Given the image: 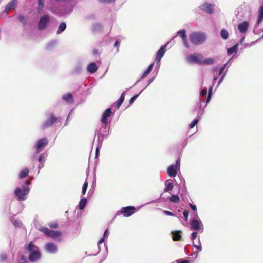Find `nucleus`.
Returning <instances> with one entry per match:
<instances>
[{
    "label": "nucleus",
    "instance_id": "1",
    "mask_svg": "<svg viewBox=\"0 0 263 263\" xmlns=\"http://www.w3.org/2000/svg\"><path fill=\"white\" fill-rule=\"evenodd\" d=\"M25 249L29 252L28 259L31 262L37 261L41 259L42 257L39 248L34 245L32 242H30L25 247Z\"/></svg>",
    "mask_w": 263,
    "mask_h": 263
},
{
    "label": "nucleus",
    "instance_id": "2",
    "mask_svg": "<svg viewBox=\"0 0 263 263\" xmlns=\"http://www.w3.org/2000/svg\"><path fill=\"white\" fill-rule=\"evenodd\" d=\"M190 41L195 45L202 44L206 40L207 35L203 32L195 31L190 35Z\"/></svg>",
    "mask_w": 263,
    "mask_h": 263
},
{
    "label": "nucleus",
    "instance_id": "3",
    "mask_svg": "<svg viewBox=\"0 0 263 263\" xmlns=\"http://www.w3.org/2000/svg\"><path fill=\"white\" fill-rule=\"evenodd\" d=\"M203 55L201 53H195L190 54L185 57V61L190 64L201 65Z\"/></svg>",
    "mask_w": 263,
    "mask_h": 263
},
{
    "label": "nucleus",
    "instance_id": "4",
    "mask_svg": "<svg viewBox=\"0 0 263 263\" xmlns=\"http://www.w3.org/2000/svg\"><path fill=\"white\" fill-rule=\"evenodd\" d=\"M73 9V5L71 2H67L64 5H62L59 9H57V14L65 16L70 14Z\"/></svg>",
    "mask_w": 263,
    "mask_h": 263
},
{
    "label": "nucleus",
    "instance_id": "5",
    "mask_svg": "<svg viewBox=\"0 0 263 263\" xmlns=\"http://www.w3.org/2000/svg\"><path fill=\"white\" fill-rule=\"evenodd\" d=\"M29 188L28 187H24L21 190L19 187H17L14 191L15 196L17 197V200L22 201L25 200V196L28 193Z\"/></svg>",
    "mask_w": 263,
    "mask_h": 263
},
{
    "label": "nucleus",
    "instance_id": "6",
    "mask_svg": "<svg viewBox=\"0 0 263 263\" xmlns=\"http://www.w3.org/2000/svg\"><path fill=\"white\" fill-rule=\"evenodd\" d=\"M50 23V17L48 15L44 14L42 16L38 23V29L40 30H43L47 28Z\"/></svg>",
    "mask_w": 263,
    "mask_h": 263
},
{
    "label": "nucleus",
    "instance_id": "7",
    "mask_svg": "<svg viewBox=\"0 0 263 263\" xmlns=\"http://www.w3.org/2000/svg\"><path fill=\"white\" fill-rule=\"evenodd\" d=\"M135 212L136 208L134 206H128L124 207L122 208L121 211L118 212V213L116 214L115 217H116L118 215H120L121 214H123L125 217H128L131 216L134 213H135Z\"/></svg>",
    "mask_w": 263,
    "mask_h": 263
},
{
    "label": "nucleus",
    "instance_id": "8",
    "mask_svg": "<svg viewBox=\"0 0 263 263\" xmlns=\"http://www.w3.org/2000/svg\"><path fill=\"white\" fill-rule=\"evenodd\" d=\"M201 11L208 14H212L214 13V5L204 2L199 6Z\"/></svg>",
    "mask_w": 263,
    "mask_h": 263
},
{
    "label": "nucleus",
    "instance_id": "9",
    "mask_svg": "<svg viewBox=\"0 0 263 263\" xmlns=\"http://www.w3.org/2000/svg\"><path fill=\"white\" fill-rule=\"evenodd\" d=\"M168 44V42L160 47L157 53L156 57L154 63L150 64L149 66H154L155 64L157 65L159 64L161 58L163 56L165 52V48Z\"/></svg>",
    "mask_w": 263,
    "mask_h": 263
},
{
    "label": "nucleus",
    "instance_id": "10",
    "mask_svg": "<svg viewBox=\"0 0 263 263\" xmlns=\"http://www.w3.org/2000/svg\"><path fill=\"white\" fill-rule=\"evenodd\" d=\"M41 231L45 233L47 236L50 237L53 239L57 238L60 237L62 235L61 232L59 231H53L49 230L47 228H42Z\"/></svg>",
    "mask_w": 263,
    "mask_h": 263
},
{
    "label": "nucleus",
    "instance_id": "11",
    "mask_svg": "<svg viewBox=\"0 0 263 263\" xmlns=\"http://www.w3.org/2000/svg\"><path fill=\"white\" fill-rule=\"evenodd\" d=\"M58 120L53 114H51L48 119H47L42 125V128L45 129L51 126L53 123L56 122Z\"/></svg>",
    "mask_w": 263,
    "mask_h": 263
},
{
    "label": "nucleus",
    "instance_id": "12",
    "mask_svg": "<svg viewBox=\"0 0 263 263\" xmlns=\"http://www.w3.org/2000/svg\"><path fill=\"white\" fill-rule=\"evenodd\" d=\"M48 143V139L44 138L40 139L36 143V153H39Z\"/></svg>",
    "mask_w": 263,
    "mask_h": 263
},
{
    "label": "nucleus",
    "instance_id": "13",
    "mask_svg": "<svg viewBox=\"0 0 263 263\" xmlns=\"http://www.w3.org/2000/svg\"><path fill=\"white\" fill-rule=\"evenodd\" d=\"M198 217L196 214V215L193 218L191 221V227L193 229L195 230H200V227H202L201 221L200 220H198Z\"/></svg>",
    "mask_w": 263,
    "mask_h": 263
},
{
    "label": "nucleus",
    "instance_id": "14",
    "mask_svg": "<svg viewBox=\"0 0 263 263\" xmlns=\"http://www.w3.org/2000/svg\"><path fill=\"white\" fill-rule=\"evenodd\" d=\"M249 25L250 24L248 22L244 21L238 24L237 26L238 29L241 34H245L247 32L249 28Z\"/></svg>",
    "mask_w": 263,
    "mask_h": 263
},
{
    "label": "nucleus",
    "instance_id": "15",
    "mask_svg": "<svg viewBox=\"0 0 263 263\" xmlns=\"http://www.w3.org/2000/svg\"><path fill=\"white\" fill-rule=\"evenodd\" d=\"M17 4V0H11L6 6L5 9L3 12V14H5V15H7L10 10L14 9V8L16 6Z\"/></svg>",
    "mask_w": 263,
    "mask_h": 263
},
{
    "label": "nucleus",
    "instance_id": "16",
    "mask_svg": "<svg viewBox=\"0 0 263 263\" xmlns=\"http://www.w3.org/2000/svg\"><path fill=\"white\" fill-rule=\"evenodd\" d=\"M46 250L49 253L55 254L58 252V247L53 243H47L45 245Z\"/></svg>",
    "mask_w": 263,
    "mask_h": 263
},
{
    "label": "nucleus",
    "instance_id": "17",
    "mask_svg": "<svg viewBox=\"0 0 263 263\" xmlns=\"http://www.w3.org/2000/svg\"><path fill=\"white\" fill-rule=\"evenodd\" d=\"M112 112L111 111L110 108H107L105 110V111L103 112L102 115V117L101 119V122L106 125L107 123V118L110 116Z\"/></svg>",
    "mask_w": 263,
    "mask_h": 263
},
{
    "label": "nucleus",
    "instance_id": "18",
    "mask_svg": "<svg viewBox=\"0 0 263 263\" xmlns=\"http://www.w3.org/2000/svg\"><path fill=\"white\" fill-rule=\"evenodd\" d=\"M168 175L171 177H174L176 176L177 172L176 169L173 165L168 166L167 170Z\"/></svg>",
    "mask_w": 263,
    "mask_h": 263
},
{
    "label": "nucleus",
    "instance_id": "19",
    "mask_svg": "<svg viewBox=\"0 0 263 263\" xmlns=\"http://www.w3.org/2000/svg\"><path fill=\"white\" fill-rule=\"evenodd\" d=\"M66 0H49L50 5L48 6L47 9L52 13H56V10L52 6L51 4L52 3H60V2H64Z\"/></svg>",
    "mask_w": 263,
    "mask_h": 263
},
{
    "label": "nucleus",
    "instance_id": "20",
    "mask_svg": "<svg viewBox=\"0 0 263 263\" xmlns=\"http://www.w3.org/2000/svg\"><path fill=\"white\" fill-rule=\"evenodd\" d=\"M263 21V8L262 7H259L258 16H257V19L256 21V25H258L260 24L262 21Z\"/></svg>",
    "mask_w": 263,
    "mask_h": 263
},
{
    "label": "nucleus",
    "instance_id": "21",
    "mask_svg": "<svg viewBox=\"0 0 263 263\" xmlns=\"http://www.w3.org/2000/svg\"><path fill=\"white\" fill-rule=\"evenodd\" d=\"M62 99L66 102L69 103H72L73 102V98L70 93H67L62 96Z\"/></svg>",
    "mask_w": 263,
    "mask_h": 263
},
{
    "label": "nucleus",
    "instance_id": "22",
    "mask_svg": "<svg viewBox=\"0 0 263 263\" xmlns=\"http://www.w3.org/2000/svg\"><path fill=\"white\" fill-rule=\"evenodd\" d=\"M238 43L236 44L232 47L227 49V53L229 55H231L234 53H237L238 50Z\"/></svg>",
    "mask_w": 263,
    "mask_h": 263
},
{
    "label": "nucleus",
    "instance_id": "23",
    "mask_svg": "<svg viewBox=\"0 0 263 263\" xmlns=\"http://www.w3.org/2000/svg\"><path fill=\"white\" fill-rule=\"evenodd\" d=\"M173 239L174 241H179L181 238V231H176L172 232Z\"/></svg>",
    "mask_w": 263,
    "mask_h": 263
},
{
    "label": "nucleus",
    "instance_id": "24",
    "mask_svg": "<svg viewBox=\"0 0 263 263\" xmlns=\"http://www.w3.org/2000/svg\"><path fill=\"white\" fill-rule=\"evenodd\" d=\"M202 64L213 65L215 63V60L212 58L204 59L203 57Z\"/></svg>",
    "mask_w": 263,
    "mask_h": 263
},
{
    "label": "nucleus",
    "instance_id": "25",
    "mask_svg": "<svg viewBox=\"0 0 263 263\" xmlns=\"http://www.w3.org/2000/svg\"><path fill=\"white\" fill-rule=\"evenodd\" d=\"M220 36L223 40H227L229 36L228 31L224 28L221 30L220 32Z\"/></svg>",
    "mask_w": 263,
    "mask_h": 263
},
{
    "label": "nucleus",
    "instance_id": "26",
    "mask_svg": "<svg viewBox=\"0 0 263 263\" xmlns=\"http://www.w3.org/2000/svg\"><path fill=\"white\" fill-rule=\"evenodd\" d=\"M29 172V171L28 168H25L23 169L21 171L18 178L20 179H23L26 177L28 176Z\"/></svg>",
    "mask_w": 263,
    "mask_h": 263
},
{
    "label": "nucleus",
    "instance_id": "27",
    "mask_svg": "<svg viewBox=\"0 0 263 263\" xmlns=\"http://www.w3.org/2000/svg\"><path fill=\"white\" fill-rule=\"evenodd\" d=\"M66 28V24L65 22L61 23L58 29L57 33L59 34L62 33Z\"/></svg>",
    "mask_w": 263,
    "mask_h": 263
},
{
    "label": "nucleus",
    "instance_id": "28",
    "mask_svg": "<svg viewBox=\"0 0 263 263\" xmlns=\"http://www.w3.org/2000/svg\"><path fill=\"white\" fill-rule=\"evenodd\" d=\"M125 92H123L121 94L119 99L116 102V107H117V109H119L120 108L121 105L122 104V103L124 101V97H125Z\"/></svg>",
    "mask_w": 263,
    "mask_h": 263
},
{
    "label": "nucleus",
    "instance_id": "29",
    "mask_svg": "<svg viewBox=\"0 0 263 263\" xmlns=\"http://www.w3.org/2000/svg\"><path fill=\"white\" fill-rule=\"evenodd\" d=\"M45 0H38L37 11L39 13L43 11Z\"/></svg>",
    "mask_w": 263,
    "mask_h": 263
},
{
    "label": "nucleus",
    "instance_id": "30",
    "mask_svg": "<svg viewBox=\"0 0 263 263\" xmlns=\"http://www.w3.org/2000/svg\"><path fill=\"white\" fill-rule=\"evenodd\" d=\"M103 27L100 23L95 24L92 26V30L93 32H99L102 30Z\"/></svg>",
    "mask_w": 263,
    "mask_h": 263
},
{
    "label": "nucleus",
    "instance_id": "31",
    "mask_svg": "<svg viewBox=\"0 0 263 263\" xmlns=\"http://www.w3.org/2000/svg\"><path fill=\"white\" fill-rule=\"evenodd\" d=\"M86 199L85 198H83L80 200V201L79 204V209L80 210H82L85 208V205L86 204Z\"/></svg>",
    "mask_w": 263,
    "mask_h": 263
},
{
    "label": "nucleus",
    "instance_id": "32",
    "mask_svg": "<svg viewBox=\"0 0 263 263\" xmlns=\"http://www.w3.org/2000/svg\"><path fill=\"white\" fill-rule=\"evenodd\" d=\"M177 34L179 36L181 39H184V38L186 37V34L184 29L179 30L177 32Z\"/></svg>",
    "mask_w": 263,
    "mask_h": 263
},
{
    "label": "nucleus",
    "instance_id": "33",
    "mask_svg": "<svg viewBox=\"0 0 263 263\" xmlns=\"http://www.w3.org/2000/svg\"><path fill=\"white\" fill-rule=\"evenodd\" d=\"M18 20L24 25H25L27 23V19L26 17L23 15H19Z\"/></svg>",
    "mask_w": 263,
    "mask_h": 263
},
{
    "label": "nucleus",
    "instance_id": "34",
    "mask_svg": "<svg viewBox=\"0 0 263 263\" xmlns=\"http://www.w3.org/2000/svg\"><path fill=\"white\" fill-rule=\"evenodd\" d=\"M153 67H148L147 69L143 72L141 76V79H143L146 77L152 70Z\"/></svg>",
    "mask_w": 263,
    "mask_h": 263
},
{
    "label": "nucleus",
    "instance_id": "35",
    "mask_svg": "<svg viewBox=\"0 0 263 263\" xmlns=\"http://www.w3.org/2000/svg\"><path fill=\"white\" fill-rule=\"evenodd\" d=\"M170 200L171 202H174V203H178L180 201L179 197L176 195H173L170 198Z\"/></svg>",
    "mask_w": 263,
    "mask_h": 263
},
{
    "label": "nucleus",
    "instance_id": "36",
    "mask_svg": "<svg viewBox=\"0 0 263 263\" xmlns=\"http://www.w3.org/2000/svg\"><path fill=\"white\" fill-rule=\"evenodd\" d=\"M174 187V184L172 182H169L167 183L166 188L164 189V192H167L171 191Z\"/></svg>",
    "mask_w": 263,
    "mask_h": 263
},
{
    "label": "nucleus",
    "instance_id": "37",
    "mask_svg": "<svg viewBox=\"0 0 263 263\" xmlns=\"http://www.w3.org/2000/svg\"><path fill=\"white\" fill-rule=\"evenodd\" d=\"M87 187H88V182L85 181L83 185L82 190V194L83 195H84L85 194Z\"/></svg>",
    "mask_w": 263,
    "mask_h": 263
},
{
    "label": "nucleus",
    "instance_id": "38",
    "mask_svg": "<svg viewBox=\"0 0 263 263\" xmlns=\"http://www.w3.org/2000/svg\"><path fill=\"white\" fill-rule=\"evenodd\" d=\"M116 0H99V3L104 4H108L115 3Z\"/></svg>",
    "mask_w": 263,
    "mask_h": 263
},
{
    "label": "nucleus",
    "instance_id": "39",
    "mask_svg": "<svg viewBox=\"0 0 263 263\" xmlns=\"http://www.w3.org/2000/svg\"><path fill=\"white\" fill-rule=\"evenodd\" d=\"M98 67H87V71L90 73H93L97 70Z\"/></svg>",
    "mask_w": 263,
    "mask_h": 263
},
{
    "label": "nucleus",
    "instance_id": "40",
    "mask_svg": "<svg viewBox=\"0 0 263 263\" xmlns=\"http://www.w3.org/2000/svg\"><path fill=\"white\" fill-rule=\"evenodd\" d=\"M18 263H28L26 257L24 256H22L18 260Z\"/></svg>",
    "mask_w": 263,
    "mask_h": 263
},
{
    "label": "nucleus",
    "instance_id": "41",
    "mask_svg": "<svg viewBox=\"0 0 263 263\" xmlns=\"http://www.w3.org/2000/svg\"><path fill=\"white\" fill-rule=\"evenodd\" d=\"M48 226L50 228H52V229H57L58 228V224L57 222H51V223H49L48 224Z\"/></svg>",
    "mask_w": 263,
    "mask_h": 263
},
{
    "label": "nucleus",
    "instance_id": "42",
    "mask_svg": "<svg viewBox=\"0 0 263 263\" xmlns=\"http://www.w3.org/2000/svg\"><path fill=\"white\" fill-rule=\"evenodd\" d=\"M198 122V119H195L190 124V128H193L195 125L197 124Z\"/></svg>",
    "mask_w": 263,
    "mask_h": 263
},
{
    "label": "nucleus",
    "instance_id": "43",
    "mask_svg": "<svg viewBox=\"0 0 263 263\" xmlns=\"http://www.w3.org/2000/svg\"><path fill=\"white\" fill-rule=\"evenodd\" d=\"M0 259L1 262L6 261L7 259V256L5 254H3L0 256Z\"/></svg>",
    "mask_w": 263,
    "mask_h": 263
},
{
    "label": "nucleus",
    "instance_id": "44",
    "mask_svg": "<svg viewBox=\"0 0 263 263\" xmlns=\"http://www.w3.org/2000/svg\"><path fill=\"white\" fill-rule=\"evenodd\" d=\"M189 213V211L186 210L183 212V215L184 217V219L186 221H187Z\"/></svg>",
    "mask_w": 263,
    "mask_h": 263
},
{
    "label": "nucleus",
    "instance_id": "45",
    "mask_svg": "<svg viewBox=\"0 0 263 263\" xmlns=\"http://www.w3.org/2000/svg\"><path fill=\"white\" fill-rule=\"evenodd\" d=\"M183 45L187 48H190V45L187 41V38L185 37L184 39H182Z\"/></svg>",
    "mask_w": 263,
    "mask_h": 263
},
{
    "label": "nucleus",
    "instance_id": "46",
    "mask_svg": "<svg viewBox=\"0 0 263 263\" xmlns=\"http://www.w3.org/2000/svg\"><path fill=\"white\" fill-rule=\"evenodd\" d=\"M138 97V95H136L134 96H133L132 98H130V99L129 100V104H132L133 103H134V102Z\"/></svg>",
    "mask_w": 263,
    "mask_h": 263
},
{
    "label": "nucleus",
    "instance_id": "47",
    "mask_svg": "<svg viewBox=\"0 0 263 263\" xmlns=\"http://www.w3.org/2000/svg\"><path fill=\"white\" fill-rule=\"evenodd\" d=\"M207 93V90L206 89H203V90H202L200 92V96H202V97H204V96H205Z\"/></svg>",
    "mask_w": 263,
    "mask_h": 263
},
{
    "label": "nucleus",
    "instance_id": "48",
    "mask_svg": "<svg viewBox=\"0 0 263 263\" xmlns=\"http://www.w3.org/2000/svg\"><path fill=\"white\" fill-rule=\"evenodd\" d=\"M197 233L196 232H194L192 233L191 238L193 240L195 239L197 237Z\"/></svg>",
    "mask_w": 263,
    "mask_h": 263
},
{
    "label": "nucleus",
    "instance_id": "49",
    "mask_svg": "<svg viewBox=\"0 0 263 263\" xmlns=\"http://www.w3.org/2000/svg\"><path fill=\"white\" fill-rule=\"evenodd\" d=\"M120 44V40H117L114 44V47H117L118 48V47L119 46Z\"/></svg>",
    "mask_w": 263,
    "mask_h": 263
},
{
    "label": "nucleus",
    "instance_id": "50",
    "mask_svg": "<svg viewBox=\"0 0 263 263\" xmlns=\"http://www.w3.org/2000/svg\"><path fill=\"white\" fill-rule=\"evenodd\" d=\"M44 158H45L44 154H41L40 155L39 159H38L39 161L40 162H42V161L43 160Z\"/></svg>",
    "mask_w": 263,
    "mask_h": 263
},
{
    "label": "nucleus",
    "instance_id": "51",
    "mask_svg": "<svg viewBox=\"0 0 263 263\" xmlns=\"http://www.w3.org/2000/svg\"><path fill=\"white\" fill-rule=\"evenodd\" d=\"M164 213L168 216H174V214L171 212L167 211H164Z\"/></svg>",
    "mask_w": 263,
    "mask_h": 263
},
{
    "label": "nucleus",
    "instance_id": "52",
    "mask_svg": "<svg viewBox=\"0 0 263 263\" xmlns=\"http://www.w3.org/2000/svg\"><path fill=\"white\" fill-rule=\"evenodd\" d=\"M226 67H221L220 69L218 70V75H220L222 74V73L223 72V70Z\"/></svg>",
    "mask_w": 263,
    "mask_h": 263
},
{
    "label": "nucleus",
    "instance_id": "53",
    "mask_svg": "<svg viewBox=\"0 0 263 263\" xmlns=\"http://www.w3.org/2000/svg\"><path fill=\"white\" fill-rule=\"evenodd\" d=\"M258 25H256V24L255 25V27H254V30H253V32L254 34H258L259 33V30H257V27Z\"/></svg>",
    "mask_w": 263,
    "mask_h": 263
},
{
    "label": "nucleus",
    "instance_id": "54",
    "mask_svg": "<svg viewBox=\"0 0 263 263\" xmlns=\"http://www.w3.org/2000/svg\"><path fill=\"white\" fill-rule=\"evenodd\" d=\"M92 53L94 54V55H97L99 54V51L98 49H96V48H94L92 50Z\"/></svg>",
    "mask_w": 263,
    "mask_h": 263
},
{
    "label": "nucleus",
    "instance_id": "55",
    "mask_svg": "<svg viewBox=\"0 0 263 263\" xmlns=\"http://www.w3.org/2000/svg\"><path fill=\"white\" fill-rule=\"evenodd\" d=\"M190 207L193 210V211H196L197 210V208L196 206V205H193L191 203H190Z\"/></svg>",
    "mask_w": 263,
    "mask_h": 263
},
{
    "label": "nucleus",
    "instance_id": "56",
    "mask_svg": "<svg viewBox=\"0 0 263 263\" xmlns=\"http://www.w3.org/2000/svg\"><path fill=\"white\" fill-rule=\"evenodd\" d=\"M177 263H189L187 260H181V261L177 260Z\"/></svg>",
    "mask_w": 263,
    "mask_h": 263
},
{
    "label": "nucleus",
    "instance_id": "57",
    "mask_svg": "<svg viewBox=\"0 0 263 263\" xmlns=\"http://www.w3.org/2000/svg\"><path fill=\"white\" fill-rule=\"evenodd\" d=\"M211 97H212L211 95H208V97H207L206 100V103H208V102H209L210 101Z\"/></svg>",
    "mask_w": 263,
    "mask_h": 263
},
{
    "label": "nucleus",
    "instance_id": "58",
    "mask_svg": "<svg viewBox=\"0 0 263 263\" xmlns=\"http://www.w3.org/2000/svg\"><path fill=\"white\" fill-rule=\"evenodd\" d=\"M245 35H244L241 38V39L239 41V44H240L241 45L242 44L243 42V41L245 40Z\"/></svg>",
    "mask_w": 263,
    "mask_h": 263
},
{
    "label": "nucleus",
    "instance_id": "59",
    "mask_svg": "<svg viewBox=\"0 0 263 263\" xmlns=\"http://www.w3.org/2000/svg\"><path fill=\"white\" fill-rule=\"evenodd\" d=\"M154 79H155V77H153V78H152L149 79L148 80V81H147V83H148V84H147V85L150 84H151V83L154 81Z\"/></svg>",
    "mask_w": 263,
    "mask_h": 263
},
{
    "label": "nucleus",
    "instance_id": "60",
    "mask_svg": "<svg viewBox=\"0 0 263 263\" xmlns=\"http://www.w3.org/2000/svg\"><path fill=\"white\" fill-rule=\"evenodd\" d=\"M180 160L178 159L176 161V167H179L180 166Z\"/></svg>",
    "mask_w": 263,
    "mask_h": 263
},
{
    "label": "nucleus",
    "instance_id": "61",
    "mask_svg": "<svg viewBox=\"0 0 263 263\" xmlns=\"http://www.w3.org/2000/svg\"><path fill=\"white\" fill-rule=\"evenodd\" d=\"M108 235V229H106L105 232H104V236L103 237H105L106 236H107Z\"/></svg>",
    "mask_w": 263,
    "mask_h": 263
},
{
    "label": "nucleus",
    "instance_id": "62",
    "mask_svg": "<svg viewBox=\"0 0 263 263\" xmlns=\"http://www.w3.org/2000/svg\"><path fill=\"white\" fill-rule=\"evenodd\" d=\"M104 241V237L103 238H102L101 239H100L99 241L98 242V244L99 245V244H101L102 243H103Z\"/></svg>",
    "mask_w": 263,
    "mask_h": 263
},
{
    "label": "nucleus",
    "instance_id": "63",
    "mask_svg": "<svg viewBox=\"0 0 263 263\" xmlns=\"http://www.w3.org/2000/svg\"><path fill=\"white\" fill-rule=\"evenodd\" d=\"M212 90H213V88H212V87H211L209 88V90L208 95H210L212 96Z\"/></svg>",
    "mask_w": 263,
    "mask_h": 263
},
{
    "label": "nucleus",
    "instance_id": "64",
    "mask_svg": "<svg viewBox=\"0 0 263 263\" xmlns=\"http://www.w3.org/2000/svg\"><path fill=\"white\" fill-rule=\"evenodd\" d=\"M194 246L197 248L198 250H199V251H201V246H197V245H194Z\"/></svg>",
    "mask_w": 263,
    "mask_h": 263
}]
</instances>
